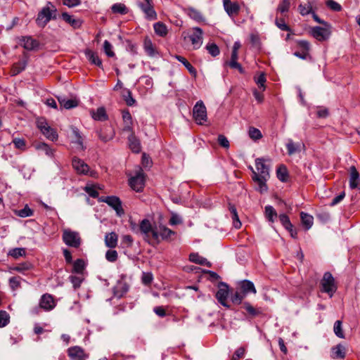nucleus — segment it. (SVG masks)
<instances>
[{"label":"nucleus","mask_w":360,"mask_h":360,"mask_svg":"<svg viewBox=\"0 0 360 360\" xmlns=\"http://www.w3.org/2000/svg\"><path fill=\"white\" fill-rule=\"evenodd\" d=\"M104 128L98 132V136L103 142H108L113 139L115 132L110 125H105Z\"/></svg>","instance_id":"nucleus-20"},{"label":"nucleus","mask_w":360,"mask_h":360,"mask_svg":"<svg viewBox=\"0 0 360 360\" xmlns=\"http://www.w3.org/2000/svg\"><path fill=\"white\" fill-rule=\"evenodd\" d=\"M99 202L107 203L115 212L117 216L121 217L124 214V211L122 206V202L118 197L111 196H101L98 198Z\"/></svg>","instance_id":"nucleus-9"},{"label":"nucleus","mask_w":360,"mask_h":360,"mask_svg":"<svg viewBox=\"0 0 360 360\" xmlns=\"http://www.w3.org/2000/svg\"><path fill=\"white\" fill-rule=\"evenodd\" d=\"M72 133L74 136L75 139L72 141L73 143L77 145V148L81 150H83L85 147L83 143V138L79 131V129L75 127H72Z\"/></svg>","instance_id":"nucleus-28"},{"label":"nucleus","mask_w":360,"mask_h":360,"mask_svg":"<svg viewBox=\"0 0 360 360\" xmlns=\"http://www.w3.org/2000/svg\"><path fill=\"white\" fill-rule=\"evenodd\" d=\"M290 7V0H282L278 7L276 8L277 13H281L283 17L287 16V13L288 12Z\"/></svg>","instance_id":"nucleus-35"},{"label":"nucleus","mask_w":360,"mask_h":360,"mask_svg":"<svg viewBox=\"0 0 360 360\" xmlns=\"http://www.w3.org/2000/svg\"><path fill=\"white\" fill-rule=\"evenodd\" d=\"M342 323L341 321H336L334 323L333 330L336 336H338L340 338H345V334L342 328Z\"/></svg>","instance_id":"nucleus-48"},{"label":"nucleus","mask_w":360,"mask_h":360,"mask_svg":"<svg viewBox=\"0 0 360 360\" xmlns=\"http://www.w3.org/2000/svg\"><path fill=\"white\" fill-rule=\"evenodd\" d=\"M67 352L71 360H86L89 358V354H86L84 350L79 346L68 348Z\"/></svg>","instance_id":"nucleus-13"},{"label":"nucleus","mask_w":360,"mask_h":360,"mask_svg":"<svg viewBox=\"0 0 360 360\" xmlns=\"http://www.w3.org/2000/svg\"><path fill=\"white\" fill-rule=\"evenodd\" d=\"M298 11L301 15L305 16L311 14L314 11V2L308 1L307 4H300L298 6Z\"/></svg>","instance_id":"nucleus-30"},{"label":"nucleus","mask_w":360,"mask_h":360,"mask_svg":"<svg viewBox=\"0 0 360 360\" xmlns=\"http://www.w3.org/2000/svg\"><path fill=\"white\" fill-rule=\"evenodd\" d=\"M118 254L115 250H109L105 253V258L108 262H114L117 259Z\"/></svg>","instance_id":"nucleus-59"},{"label":"nucleus","mask_w":360,"mask_h":360,"mask_svg":"<svg viewBox=\"0 0 360 360\" xmlns=\"http://www.w3.org/2000/svg\"><path fill=\"white\" fill-rule=\"evenodd\" d=\"M310 34L318 41H326L331 34V25L329 23L327 25H323V27H313L310 30Z\"/></svg>","instance_id":"nucleus-7"},{"label":"nucleus","mask_w":360,"mask_h":360,"mask_svg":"<svg viewBox=\"0 0 360 360\" xmlns=\"http://www.w3.org/2000/svg\"><path fill=\"white\" fill-rule=\"evenodd\" d=\"M85 56L92 64L98 67H102V61L99 58L97 53L92 51L91 50L87 49L85 51Z\"/></svg>","instance_id":"nucleus-34"},{"label":"nucleus","mask_w":360,"mask_h":360,"mask_svg":"<svg viewBox=\"0 0 360 360\" xmlns=\"http://www.w3.org/2000/svg\"><path fill=\"white\" fill-rule=\"evenodd\" d=\"M320 285L321 291L327 293L330 297L333 296L338 288L334 277L328 271L324 273Z\"/></svg>","instance_id":"nucleus-3"},{"label":"nucleus","mask_w":360,"mask_h":360,"mask_svg":"<svg viewBox=\"0 0 360 360\" xmlns=\"http://www.w3.org/2000/svg\"><path fill=\"white\" fill-rule=\"evenodd\" d=\"M245 348L244 347H239L238 348L236 352H234L232 360H238L240 358H242L245 355Z\"/></svg>","instance_id":"nucleus-64"},{"label":"nucleus","mask_w":360,"mask_h":360,"mask_svg":"<svg viewBox=\"0 0 360 360\" xmlns=\"http://www.w3.org/2000/svg\"><path fill=\"white\" fill-rule=\"evenodd\" d=\"M143 47L146 53L149 56L153 57L158 53L151 40L148 38L145 39L144 40Z\"/></svg>","instance_id":"nucleus-36"},{"label":"nucleus","mask_w":360,"mask_h":360,"mask_svg":"<svg viewBox=\"0 0 360 360\" xmlns=\"http://www.w3.org/2000/svg\"><path fill=\"white\" fill-rule=\"evenodd\" d=\"M188 15L191 18L198 22L202 21L203 20V17L201 13L193 8H188Z\"/></svg>","instance_id":"nucleus-44"},{"label":"nucleus","mask_w":360,"mask_h":360,"mask_svg":"<svg viewBox=\"0 0 360 360\" xmlns=\"http://www.w3.org/2000/svg\"><path fill=\"white\" fill-rule=\"evenodd\" d=\"M276 174H277V177L280 181H281L283 182H285L287 181L288 171L285 166L281 165L278 168Z\"/></svg>","instance_id":"nucleus-47"},{"label":"nucleus","mask_w":360,"mask_h":360,"mask_svg":"<svg viewBox=\"0 0 360 360\" xmlns=\"http://www.w3.org/2000/svg\"><path fill=\"white\" fill-rule=\"evenodd\" d=\"M13 143L16 148L20 150L25 149V141L22 139L15 138L13 140Z\"/></svg>","instance_id":"nucleus-62"},{"label":"nucleus","mask_w":360,"mask_h":360,"mask_svg":"<svg viewBox=\"0 0 360 360\" xmlns=\"http://www.w3.org/2000/svg\"><path fill=\"white\" fill-rule=\"evenodd\" d=\"M301 220L302 224L305 226L306 229H309L312 225L314 221V218L311 215L302 212L300 214Z\"/></svg>","instance_id":"nucleus-37"},{"label":"nucleus","mask_w":360,"mask_h":360,"mask_svg":"<svg viewBox=\"0 0 360 360\" xmlns=\"http://www.w3.org/2000/svg\"><path fill=\"white\" fill-rule=\"evenodd\" d=\"M37 127L49 140L54 141L58 139V136L57 131L53 128L51 127L46 120H39L37 121Z\"/></svg>","instance_id":"nucleus-10"},{"label":"nucleus","mask_w":360,"mask_h":360,"mask_svg":"<svg viewBox=\"0 0 360 360\" xmlns=\"http://www.w3.org/2000/svg\"><path fill=\"white\" fill-rule=\"evenodd\" d=\"M26 253L25 249L23 248H15L11 249L8 251V255L15 259H18L20 257L25 256Z\"/></svg>","instance_id":"nucleus-42"},{"label":"nucleus","mask_w":360,"mask_h":360,"mask_svg":"<svg viewBox=\"0 0 360 360\" xmlns=\"http://www.w3.org/2000/svg\"><path fill=\"white\" fill-rule=\"evenodd\" d=\"M72 165L78 174L89 175L95 177L96 172L90 170L89 165L77 157H74L72 160Z\"/></svg>","instance_id":"nucleus-8"},{"label":"nucleus","mask_w":360,"mask_h":360,"mask_svg":"<svg viewBox=\"0 0 360 360\" xmlns=\"http://www.w3.org/2000/svg\"><path fill=\"white\" fill-rule=\"evenodd\" d=\"M175 58L181 63L191 74L195 75L196 70L195 68L185 58L181 56L176 55Z\"/></svg>","instance_id":"nucleus-41"},{"label":"nucleus","mask_w":360,"mask_h":360,"mask_svg":"<svg viewBox=\"0 0 360 360\" xmlns=\"http://www.w3.org/2000/svg\"><path fill=\"white\" fill-rule=\"evenodd\" d=\"M32 214L33 211L27 205L18 211V215L20 217H30Z\"/></svg>","instance_id":"nucleus-60"},{"label":"nucleus","mask_w":360,"mask_h":360,"mask_svg":"<svg viewBox=\"0 0 360 360\" xmlns=\"http://www.w3.org/2000/svg\"><path fill=\"white\" fill-rule=\"evenodd\" d=\"M359 174L354 166L349 169V185L351 189L356 188L359 186Z\"/></svg>","instance_id":"nucleus-23"},{"label":"nucleus","mask_w":360,"mask_h":360,"mask_svg":"<svg viewBox=\"0 0 360 360\" xmlns=\"http://www.w3.org/2000/svg\"><path fill=\"white\" fill-rule=\"evenodd\" d=\"M58 99L62 108L71 109L78 105L77 99H68L65 97H58Z\"/></svg>","instance_id":"nucleus-26"},{"label":"nucleus","mask_w":360,"mask_h":360,"mask_svg":"<svg viewBox=\"0 0 360 360\" xmlns=\"http://www.w3.org/2000/svg\"><path fill=\"white\" fill-rule=\"evenodd\" d=\"M112 11L115 13L124 15L127 13L128 9L123 4H115L111 7Z\"/></svg>","instance_id":"nucleus-45"},{"label":"nucleus","mask_w":360,"mask_h":360,"mask_svg":"<svg viewBox=\"0 0 360 360\" xmlns=\"http://www.w3.org/2000/svg\"><path fill=\"white\" fill-rule=\"evenodd\" d=\"M37 148L45 153V154L49 157H53L54 150L49 147V146L45 143H40L37 146Z\"/></svg>","instance_id":"nucleus-46"},{"label":"nucleus","mask_w":360,"mask_h":360,"mask_svg":"<svg viewBox=\"0 0 360 360\" xmlns=\"http://www.w3.org/2000/svg\"><path fill=\"white\" fill-rule=\"evenodd\" d=\"M57 9L50 1L41 8L37 15L36 22L40 27H44L51 19H56Z\"/></svg>","instance_id":"nucleus-2"},{"label":"nucleus","mask_w":360,"mask_h":360,"mask_svg":"<svg viewBox=\"0 0 360 360\" xmlns=\"http://www.w3.org/2000/svg\"><path fill=\"white\" fill-rule=\"evenodd\" d=\"M206 49L208 53L213 57L217 56L219 53V49L216 44H208L206 45Z\"/></svg>","instance_id":"nucleus-54"},{"label":"nucleus","mask_w":360,"mask_h":360,"mask_svg":"<svg viewBox=\"0 0 360 360\" xmlns=\"http://www.w3.org/2000/svg\"><path fill=\"white\" fill-rule=\"evenodd\" d=\"M229 295V286L224 283H221L219 288L216 293V298L218 302L224 307L229 309L230 306L226 302V299Z\"/></svg>","instance_id":"nucleus-14"},{"label":"nucleus","mask_w":360,"mask_h":360,"mask_svg":"<svg viewBox=\"0 0 360 360\" xmlns=\"http://www.w3.org/2000/svg\"><path fill=\"white\" fill-rule=\"evenodd\" d=\"M245 296L246 295L243 294L241 290L240 292L236 291L233 295H232L231 299L233 304H240Z\"/></svg>","instance_id":"nucleus-50"},{"label":"nucleus","mask_w":360,"mask_h":360,"mask_svg":"<svg viewBox=\"0 0 360 360\" xmlns=\"http://www.w3.org/2000/svg\"><path fill=\"white\" fill-rule=\"evenodd\" d=\"M25 58L14 63L11 68V76H15L25 70L27 65V56L24 54Z\"/></svg>","instance_id":"nucleus-21"},{"label":"nucleus","mask_w":360,"mask_h":360,"mask_svg":"<svg viewBox=\"0 0 360 360\" xmlns=\"http://www.w3.org/2000/svg\"><path fill=\"white\" fill-rule=\"evenodd\" d=\"M144 176L141 168H139L136 172V175L129 179V185L131 188L136 192H140L144 187Z\"/></svg>","instance_id":"nucleus-11"},{"label":"nucleus","mask_w":360,"mask_h":360,"mask_svg":"<svg viewBox=\"0 0 360 360\" xmlns=\"http://www.w3.org/2000/svg\"><path fill=\"white\" fill-rule=\"evenodd\" d=\"M346 349L344 345L338 344L331 348L330 356L333 359H342L345 357Z\"/></svg>","instance_id":"nucleus-22"},{"label":"nucleus","mask_w":360,"mask_h":360,"mask_svg":"<svg viewBox=\"0 0 360 360\" xmlns=\"http://www.w3.org/2000/svg\"><path fill=\"white\" fill-rule=\"evenodd\" d=\"M223 5L224 10L230 17L238 14L240 6L237 2H232L231 0H224Z\"/></svg>","instance_id":"nucleus-18"},{"label":"nucleus","mask_w":360,"mask_h":360,"mask_svg":"<svg viewBox=\"0 0 360 360\" xmlns=\"http://www.w3.org/2000/svg\"><path fill=\"white\" fill-rule=\"evenodd\" d=\"M189 260L198 264L204 265L208 267L211 266V263L206 258L199 255L198 253H191L189 255Z\"/></svg>","instance_id":"nucleus-27"},{"label":"nucleus","mask_w":360,"mask_h":360,"mask_svg":"<svg viewBox=\"0 0 360 360\" xmlns=\"http://www.w3.org/2000/svg\"><path fill=\"white\" fill-rule=\"evenodd\" d=\"M157 229L158 231L159 239L167 240L172 236L175 234L174 231L163 225H160L158 228L157 227Z\"/></svg>","instance_id":"nucleus-32"},{"label":"nucleus","mask_w":360,"mask_h":360,"mask_svg":"<svg viewBox=\"0 0 360 360\" xmlns=\"http://www.w3.org/2000/svg\"><path fill=\"white\" fill-rule=\"evenodd\" d=\"M153 28L155 32L160 37H165L167 34V26L162 22H158L155 23Z\"/></svg>","instance_id":"nucleus-40"},{"label":"nucleus","mask_w":360,"mask_h":360,"mask_svg":"<svg viewBox=\"0 0 360 360\" xmlns=\"http://www.w3.org/2000/svg\"><path fill=\"white\" fill-rule=\"evenodd\" d=\"M129 146L131 150L136 153H138L141 151V143L139 140L136 137L134 134H131L129 135L128 138Z\"/></svg>","instance_id":"nucleus-33"},{"label":"nucleus","mask_w":360,"mask_h":360,"mask_svg":"<svg viewBox=\"0 0 360 360\" xmlns=\"http://www.w3.org/2000/svg\"><path fill=\"white\" fill-rule=\"evenodd\" d=\"M92 117L95 120L104 121L108 119V115L106 114L105 108L103 107H101V108H98L96 112H94L92 113Z\"/></svg>","instance_id":"nucleus-39"},{"label":"nucleus","mask_w":360,"mask_h":360,"mask_svg":"<svg viewBox=\"0 0 360 360\" xmlns=\"http://www.w3.org/2000/svg\"><path fill=\"white\" fill-rule=\"evenodd\" d=\"M243 308L252 318L258 316L263 313L262 308H255L250 302H245L243 303Z\"/></svg>","instance_id":"nucleus-31"},{"label":"nucleus","mask_w":360,"mask_h":360,"mask_svg":"<svg viewBox=\"0 0 360 360\" xmlns=\"http://www.w3.org/2000/svg\"><path fill=\"white\" fill-rule=\"evenodd\" d=\"M139 6L145 13L146 18L148 20H153L157 18V13L152 5V0L146 1V4L141 3Z\"/></svg>","instance_id":"nucleus-17"},{"label":"nucleus","mask_w":360,"mask_h":360,"mask_svg":"<svg viewBox=\"0 0 360 360\" xmlns=\"http://www.w3.org/2000/svg\"><path fill=\"white\" fill-rule=\"evenodd\" d=\"M326 5L331 10L334 11H340L342 10L341 5L334 0H327Z\"/></svg>","instance_id":"nucleus-57"},{"label":"nucleus","mask_w":360,"mask_h":360,"mask_svg":"<svg viewBox=\"0 0 360 360\" xmlns=\"http://www.w3.org/2000/svg\"><path fill=\"white\" fill-rule=\"evenodd\" d=\"M84 190L92 198H97L98 196V192L94 186H86Z\"/></svg>","instance_id":"nucleus-63"},{"label":"nucleus","mask_w":360,"mask_h":360,"mask_svg":"<svg viewBox=\"0 0 360 360\" xmlns=\"http://www.w3.org/2000/svg\"><path fill=\"white\" fill-rule=\"evenodd\" d=\"M265 215L269 221L274 222L277 217V213L272 206L267 205L265 207Z\"/></svg>","instance_id":"nucleus-43"},{"label":"nucleus","mask_w":360,"mask_h":360,"mask_svg":"<svg viewBox=\"0 0 360 360\" xmlns=\"http://www.w3.org/2000/svg\"><path fill=\"white\" fill-rule=\"evenodd\" d=\"M18 44L27 51H33L39 46V42L30 36H23L18 38Z\"/></svg>","instance_id":"nucleus-15"},{"label":"nucleus","mask_w":360,"mask_h":360,"mask_svg":"<svg viewBox=\"0 0 360 360\" xmlns=\"http://www.w3.org/2000/svg\"><path fill=\"white\" fill-rule=\"evenodd\" d=\"M193 117L198 124L202 125L207 120V109L202 101H198L193 108Z\"/></svg>","instance_id":"nucleus-5"},{"label":"nucleus","mask_w":360,"mask_h":360,"mask_svg":"<svg viewBox=\"0 0 360 360\" xmlns=\"http://www.w3.org/2000/svg\"><path fill=\"white\" fill-rule=\"evenodd\" d=\"M72 273L82 274L85 269V263L83 259H77L73 263Z\"/></svg>","instance_id":"nucleus-38"},{"label":"nucleus","mask_w":360,"mask_h":360,"mask_svg":"<svg viewBox=\"0 0 360 360\" xmlns=\"http://www.w3.org/2000/svg\"><path fill=\"white\" fill-rule=\"evenodd\" d=\"M10 321L9 314L4 310L0 311V328L5 327Z\"/></svg>","instance_id":"nucleus-51"},{"label":"nucleus","mask_w":360,"mask_h":360,"mask_svg":"<svg viewBox=\"0 0 360 360\" xmlns=\"http://www.w3.org/2000/svg\"><path fill=\"white\" fill-rule=\"evenodd\" d=\"M61 17L65 22L70 24L75 29L79 28L82 25V21L79 19L74 18L72 15L68 13H63Z\"/></svg>","instance_id":"nucleus-29"},{"label":"nucleus","mask_w":360,"mask_h":360,"mask_svg":"<svg viewBox=\"0 0 360 360\" xmlns=\"http://www.w3.org/2000/svg\"><path fill=\"white\" fill-rule=\"evenodd\" d=\"M69 280L72 283L75 289L79 288L82 283L83 278L80 276L70 275Z\"/></svg>","instance_id":"nucleus-55"},{"label":"nucleus","mask_w":360,"mask_h":360,"mask_svg":"<svg viewBox=\"0 0 360 360\" xmlns=\"http://www.w3.org/2000/svg\"><path fill=\"white\" fill-rule=\"evenodd\" d=\"M279 220L285 229L292 227V224H291L289 217L285 214H280Z\"/></svg>","instance_id":"nucleus-58"},{"label":"nucleus","mask_w":360,"mask_h":360,"mask_svg":"<svg viewBox=\"0 0 360 360\" xmlns=\"http://www.w3.org/2000/svg\"><path fill=\"white\" fill-rule=\"evenodd\" d=\"M255 167L257 172L253 171L252 180L257 184V190L260 193L266 192L268 189L266 182L270 176V160L257 158L255 160Z\"/></svg>","instance_id":"nucleus-1"},{"label":"nucleus","mask_w":360,"mask_h":360,"mask_svg":"<svg viewBox=\"0 0 360 360\" xmlns=\"http://www.w3.org/2000/svg\"><path fill=\"white\" fill-rule=\"evenodd\" d=\"M56 305V302L51 295L46 293L41 297L39 307L44 311H51L55 308Z\"/></svg>","instance_id":"nucleus-16"},{"label":"nucleus","mask_w":360,"mask_h":360,"mask_svg":"<svg viewBox=\"0 0 360 360\" xmlns=\"http://www.w3.org/2000/svg\"><path fill=\"white\" fill-rule=\"evenodd\" d=\"M118 236L115 232L106 233L105 236V245L109 248H115L117 245Z\"/></svg>","instance_id":"nucleus-25"},{"label":"nucleus","mask_w":360,"mask_h":360,"mask_svg":"<svg viewBox=\"0 0 360 360\" xmlns=\"http://www.w3.org/2000/svg\"><path fill=\"white\" fill-rule=\"evenodd\" d=\"M248 134L250 139L255 141L260 139L262 137L261 131L258 129L253 127L249 128Z\"/></svg>","instance_id":"nucleus-52"},{"label":"nucleus","mask_w":360,"mask_h":360,"mask_svg":"<svg viewBox=\"0 0 360 360\" xmlns=\"http://www.w3.org/2000/svg\"><path fill=\"white\" fill-rule=\"evenodd\" d=\"M255 82L262 91H264L266 82L265 75L264 73H261L257 78H255Z\"/></svg>","instance_id":"nucleus-61"},{"label":"nucleus","mask_w":360,"mask_h":360,"mask_svg":"<svg viewBox=\"0 0 360 360\" xmlns=\"http://www.w3.org/2000/svg\"><path fill=\"white\" fill-rule=\"evenodd\" d=\"M275 25L282 31H290V27L285 22L284 18L276 17L275 19Z\"/></svg>","instance_id":"nucleus-49"},{"label":"nucleus","mask_w":360,"mask_h":360,"mask_svg":"<svg viewBox=\"0 0 360 360\" xmlns=\"http://www.w3.org/2000/svg\"><path fill=\"white\" fill-rule=\"evenodd\" d=\"M202 30L195 27L193 29V32L188 36L194 49H199L202 44Z\"/></svg>","instance_id":"nucleus-12"},{"label":"nucleus","mask_w":360,"mask_h":360,"mask_svg":"<svg viewBox=\"0 0 360 360\" xmlns=\"http://www.w3.org/2000/svg\"><path fill=\"white\" fill-rule=\"evenodd\" d=\"M288 154L292 155L295 153H300L302 149L304 148V143L301 142L295 143L292 139H288L285 144Z\"/></svg>","instance_id":"nucleus-19"},{"label":"nucleus","mask_w":360,"mask_h":360,"mask_svg":"<svg viewBox=\"0 0 360 360\" xmlns=\"http://www.w3.org/2000/svg\"><path fill=\"white\" fill-rule=\"evenodd\" d=\"M240 290L245 295L248 293L256 294L257 290L254 283L249 280H243L239 283Z\"/></svg>","instance_id":"nucleus-24"},{"label":"nucleus","mask_w":360,"mask_h":360,"mask_svg":"<svg viewBox=\"0 0 360 360\" xmlns=\"http://www.w3.org/2000/svg\"><path fill=\"white\" fill-rule=\"evenodd\" d=\"M139 229L141 233L144 236V238L146 241L149 242V234L151 233L153 238L159 242V235L157 227L153 228L150 221L144 219L140 221Z\"/></svg>","instance_id":"nucleus-4"},{"label":"nucleus","mask_w":360,"mask_h":360,"mask_svg":"<svg viewBox=\"0 0 360 360\" xmlns=\"http://www.w3.org/2000/svg\"><path fill=\"white\" fill-rule=\"evenodd\" d=\"M22 278L19 276L11 277L9 279V285L12 290L15 291L20 287Z\"/></svg>","instance_id":"nucleus-53"},{"label":"nucleus","mask_w":360,"mask_h":360,"mask_svg":"<svg viewBox=\"0 0 360 360\" xmlns=\"http://www.w3.org/2000/svg\"><path fill=\"white\" fill-rule=\"evenodd\" d=\"M103 50L108 57H113L115 56V53L112 51V46L108 40H105L103 42Z\"/></svg>","instance_id":"nucleus-56"},{"label":"nucleus","mask_w":360,"mask_h":360,"mask_svg":"<svg viewBox=\"0 0 360 360\" xmlns=\"http://www.w3.org/2000/svg\"><path fill=\"white\" fill-rule=\"evenodd\" d=\"M63 240L68 246L77 248L81 245V238L77 231L65 229L63 232Z\"/></svg>","instance_id":"nucleus-6"}]
</instances>
